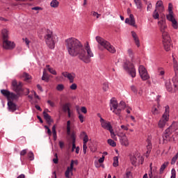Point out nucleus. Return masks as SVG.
I'll return each mask as SVG.
<instances>
[{
    "mask_svg": "<svg viewBox=\"0 0 178 178\" xmlns=\"http://www.w3.org/2000/svg\"><path fill=\"white\" fill-rule=\"evenodd\" d=\"M65 46L70 56H77L84 63H90L94 56L88 42L84 46L78 39L70 38L65 40Z\"/></svg>",
    "mask_w": 178,
    "mask_h": 178,
    "instance_id": "1",
    "label": "nucleus"
},
{
    "mask_svg": "<svg viewBox=\"0 0 178 178\" xmlns=\"http://www.w3.org/2000/svg\"><path fill=\"white\" fill-rule=\"evenodd\" d=\"M44 41L50 49H54L55 48V41H58V36L54 35L52 31L47 29L44 34Z\"/></svg>",
    "mask_w": 178,
    "mask_h": 178,
    "instance_id": "2",
    "label": "nucleus"
},
{
    "mask_svg": "<svg viewBox=\"0 0 178 178\" xmlns=\"http://www.w3.org/2000/svg\"><path fill=\"white\" fill-rule=\"evenodd\" d=\"M96 40L97 41L98 44H99L102 47H104V48L107 49V51L111 52V54H115V52H116V49H115L109 42L105 40L104 38L97 36Z\"/></svg>",
    "mask_w": 178,
    "mask_h": 178,
    "instance_id": "3",
    "label": "nucleus"
},
{
    "mask_svg": "<svg viewBox=\"0 0 178 178\" xmlns=\"http://www.w3.org/2000/svg\"><path fill=\"white\" fill-rule=\"evenodd\" d=\"M168 12L169 14L166 15L167 20H168V22H171L172 26L173 29H175V30H177L178 24L177 21L175 18V16H173V4H172V3H169L168 4Z\"/></svg>",
    "mask_w": 178,
    "mask_h": 178,
    "instance_id": "4",
    "label": "nucleus"
},
{
    "mask_svg": "<svg viewBox=\"0 0 178 178\" xmlns=\"http://www.w3.org/2000/svg\"><path fill=\"white\" fill-rule=\"evenodd\" d=\"M169 106H165V112L162 115V118L160 119L158 123L159 129H163L166 126V122H169Z\"/></svg>",
    "mask_w": 178,
    "mask_h": 178,
    "instance_id": "5",
    "label": "nucleus"
},
{
    "mask_svg": "<svg viewBox=\"0 0 178 178\" xmlns=\"http://www.w3.org/2000/svg\"><path fill=\"white\" fill-rule=\"evenodd\" d=\"M162 38H163V45L164 47V49L168 52L170 51V47L172 44L170 43V35L168 31L161 32Z\"/></svg>",
    "mask_w": 178,
    "mask_h": 178,
    "instance_id": "6",
    "label": "nucleus"
},
{
    "mask_svg": "<svg viewBox=\"0 0 178 178\" xmlns=\"http://www.w3.org/2000/svg\"><path fill=\"white\" fill-rule=\"evenodd\" d=\"M110 108L111 111H113V113L118 115H120L122 108H120V106L118 104V100L115 99V98H112L111 99Z\"/></svg>",
    "mask_w": 178,
    "mask_h": 178,
    "instance_id": "7",
    "label": "nucleus"
},
{
    "mask_svg": "<svg viewBox=\"0 0 178 178\" xmlns=\"http://www.w3.org/2000/svg\"><path fill=\"white\" fill-rule=\"evenodd\" d=\"M11 88L15 92H23V83L22 82L17 83V81L14 79L11 83Z\"/></svg>",
    "mask_w": 178,
    "mask_h": 178,
    "instance_id": "8",
    "label": "nucleus"
},
{
    "mask_svg": "<svg viewBox=\"0 0 178 178\" xmlns=\"http://www.w3.org/2000/svg\"><path fill=\"white\" fill-rule=\"evenodd\" d=\"M138 72H139L140 76L141 77L142 80H143L144 81L149 79V75H148V72H147L145 67H144L143 65L139 66Z\"/></svg>",
    "mask_w": 178,
    "mask_h": 178,
    "instance_id": "9",
    "label": "nucleus"
},
{
    "mask_svg": "<svg viewBox=\"0 0 178 178\" xmlns=\"http://www.w3.org/2000/svg\"><path fill=\"white\" fill-rule=\"evenodd\" d=\"M15 47L16 44L12 41H9V40L3 41V47L4 49H14Z\"/></svg>",
    "mask_w": 178,
    "mask_h": 178,
    "instance_id": "10",
    "label": "nucleus"
},
{
    "mask_svg": "<svg viewBox=\"0 0 178 178\" xmlns=\"http://www.w3.org/2000/svg\"><path fill=\"white\" fill-rule=\"evenodd\" d=\"M100 123H101L102 127L105 130H108L109 131L113 129L112 124H111V122H106V121H105V120H104V118H101Z\"/></svg>",
    "mask_w": 178,
    "mask_h": 178,
    "instance_id": "11",
    "label": "nucleus"
},
{
    "mask_svg": "<svg viewBox=\"0 0 178 178\" xmlns=\"http://www.w3.org/2000/svg\"><path fill=\"white\" fill-rule=\"evenodd\" d=\"M158 24H159V29L161 33H163L166 31L168 29V24H166V19H162L161 20L158 22Z\"/></svg>",
    "mask_w": 178,
    "mask_h": 178,
    "instance_id": "12",
    "label": "nucleus"
},
{
    "mask_svg": "<svg viewBox=\"0 0 178 178\" xmlns=\"http://www.w3.org/2000/svg\"><path fill=\"white\" fill-rule=\"evenodd\" d=\"M48 111V109H46L45 111H43V116L44 119H45L47 123L49 125L51 124L52 122H54V120L51 118V115L47 113Z\"/></svg>",
    "mask_w": 178,
    "mask_h": 178,
    "instance_id": "13",
    "label": "nucleus"
},
{
    "mask_svg": "<svg viewBox=\"0 0 178 178\" xmlns=\"http://www.w3.org/2000/svg\"><path fill=\"white\" fill-rule=\"evenodd\" d=\"M48 111V109H46L45 111H43V116L44 119H45L47 123L49 125L51 124L52 122H54V120L51 118V115L47 113Z\"/></svg>",
    "mask_w": 178,
    "mask_h": 178,
    "instance_id": "14",
    "label": "nucleus"
},
{
    "mask_svg": "<svg viewBox=\"0 0 178 178\" xmlns=\"http://www.w3.org/2000/svg\"><path fill=\"white\" fill-rule=\"evenodd\" d=\"M8 106L10 112H15V111H17V106L12 101L8 102Z\"/></svg>",
    "mask_w": 178,
    "mask_h": 178,
    "instance_id": "15",
    "label": "nucleus"
},
{
    "mask_svg": "<svg viewBox=\"0 0 178 178\" xmlns=\"http://www.w3.org/2000/svg\"><path fill=\"white\" fill-rule=\"evenodd\" d=\"M63 76L64 77H66L70 81V83H74V76H73L72 74L65 72L62 73Z\"/></svg>",
    "mask_w": 178,
    "mask_h": 178,
    "instance_id": "16",
    "label": "nucleus"
},
{
    "mask_svg": "<svg viewBox=\"0 0 178 178\" xmlns=\"http://www.w3.org/2000/svg\"><path fill=\"white\" fill-rule=\"evenodd\" d=\"M131 35L134 40L136 47H140V39H138V36L137 35V33L134 32V31H132Z\"/></svg>",
    "mask_w": 178,
    "mask_h": 178,
    "instance_id": "17",
    "label": "nucleus"
},
{
    "mask_svg": "<svg viewBox=\"0 0 178 178\" xmlns=\"http://www.w3.org/2000/svg\"><path fill=\"white\" fill-rule=\"evenodd\" d=\"M131 77H136V68L133 64H130V68L127 71Z\"/></svg>",
    "mask_w": 178,
    "mask_h": 178,
    "instance_id": "18",
    "label": "nucleus"
},
{
    "mask_svg": "<svg viewBox=\"0 0 178 178\" xmlns=\"http://www.w3.org/2000/svg\"><path fill=\"white\" fill-rule=\"evenodd\" d=\"M21 79H22L24 81H26L27 83H29L30 80H31L32 77L31 75H30L29 73L24 72L21 76Z\"/></svg>",
    "mask_w": 178,
    "mask_h": 178,
    "instance_id": "19",
    "label": "nucleus"
},
{
    "mask_svg": "<svg viewBox=\"0 0 178 178\" xmlns=\"http://www.w3.org/2000/svg\"><path fill=\"white\" fill-rule=\"evenodd\" d=\"M120 143L122 145H124V147L129 146V139H127V136H126V135L122 136L120 138Z\"/></svg>",
    "mask_w": 178,
    "mask_h": 178,
    "instance_id": "20",
    "label": "nucleus"
},
{
    "mask_svg": "<svg viewBox=\"0 0 178 178\" xmlns=\"http://www.w3.org/2000/svg\"><path fill=\"white\" fill-rule=\"evenodd\" d=\"M22 95V93L20 92H16V94L13 93V92H10V96H9V100L10 101V99H19V97Z\"/></svg>",
    "mask_w": 178,
    "mask_h": 178,
    "instance_id": "21",
    "label": "nucleus"
},
{
    "mask_svg": "<svg viewBox=\"0 0 178 178\" xmlns=\"http://www.w3.org/2000/svg\"><path fill=\"white\" fill-rule=\"evenodd\" d=\"M165 88L169 92L173 91V87H172V82L169 79L165 81Z\"/></svg>",
    "mask_w": 178,
    "mask_h": 178,
    "instance_id": "22",
    "label": "nucleus"
},
{
    "mask_svg": "<svg viewBox=\"0 0 178 178\" xmlns=\"http://www.w3.org/2000/svg\"><path fill=\"white\" fill-rule=\"evenodd\" d=\"M3 41L9 40V34L8 33V29H3L1 31Z\"/></svg>",
    "mask_w": 178,
    "mask_h": 178,
    "instance_id": "23",
    "label": "nucleus"
},
{
    "mask_svg": "<svg viewBox=\"0 0 178 178\" xmlns=\"http://www.w3.org/2000/svg\"><path fill=\"white\" fill-rule=\"evenodd\" d=\"M129 25L133 26V27H137V25H136V19L133 14L129 15Z\"/></svg>",
    "mask_w": 178,
    "mask_h": 178,
    "instance_id": "24",
    "label": "nucleus"
},
{
    "mask_svg": "<svg viewBox=\"0 0 178 178\" xmlns=\"http://www.w3.org/2000/svg\"><path fill=\"white\" fill-rule=\"evenodd\" d=\"M1 93L2 94V95H3V97H6V98L9 100V97H10V91L2 89L1 90Z\"/></svg>",
    "mask_w": 178,
    "mask_h": 178,
    "instance_id": "25",
    "label": "nucleus"
},
{
    "mask_svg": "<svg viewBox=\"0 0 178 178\" xmlns=\"http://www.w3.org/2000/svg\"><path fill=\"white\" fill-rule=\"evenodd\" d=\"M170 136L171 135H169L168 134H163V141L164 143L166 144V143H168V141H170Z\"/></svg>",
    "mask_w": 178,
    "mask_h": 178,
    "instance_id": "26",
    "label": "nucleus"
},
{
    "mask_svg": "<svg viewBox=\"0 0 178 178\" xmlns=\"http://www.w3.org/2000/svg\"><path fill=\"white\" fill-rule=\"evenodd\" d=\"M173 58V67H174V70L175 72V74H177L178 73V64H177V61L176 60V58H175V56H172Z\"/></svg>",
    "mask_w": 178,
    "mask_h": 178,
    "instance_id": "27",
    "label": "nucleus"
},
{
    "mask_svg": "<svg viewBox=\"0 0 178 178\" xmlns=\"http://www.w3.org/2000/svg\"><path fill=\"white\" fill-rule=\"evenodd\" d=\"M70 103H66L65 104H63L62 106V109L63 111V112L66 113V112H69V111H70Z\"/></svg>",
    "mask_w": 178,
    "mask_h": 178,
    "instance_id": "28",
    "label": "nucleus"
},
{
    "mask_svg": "<svg viewBox=\"0 0 178 178\" xmlns=\"http://www.w3.org/2000/svg\"><path fill=\"white\" fill-rule=\"evenodd\" d=\"M149 178H161L158 175H155V170H149Z\"/></svg>",
    "mask_w": 178,
    "mask_h": 178,
    "instance_id": "29",
    "label": "nucleus"
},
{
    "mask_svg": "<svg viewBox=\"0 0 178 178\" xmlns=\"http://www.w3.org/2000/svg\"><path fill=\"white\" fill-rule=\"evenodd\" d=\"M50 6H51V8H58L59 6V1H58V0H52L50 3Z\"/></svg>",
    "mask_w": 178,
    "mask_h": 178,
    "instance_id": "30",
    "label": "nucleus"
},
{
    "mask_svg": "<svg viewBox=\"0 0 178 178\" xmlns=\"http://www.w3.org/2000/svg\"><path fill=\"white\" fill-rule=\"evenodd\" d=\"M169 165V162L166 161L164 162V163L161 166L160 168V173L162 174L163 173V170L168 168V165Z\"/></svg>",
    "mask_w": 178,
    "mask_h": 178,
    "instance_id": "31",
    "label": "nucleus"
},
{
    "mask_svg": "<svg viewBox=\"0 0 178 178\" xmlns=\"http://www.w3.org/2000/svg\"><path fill=\"white\" fill-rule=\"evenodd\" d=\"M135 5L137 7V9H143V3L141 0H134Z\"/></svg>",
    "mask_w": 178,
    "mask_h": 178,
    "instance_id": "32",
    "label": "nucleus"
},
{
    "mask_svg": "<svg viewBox=\"0 0 178 178\" xmlns=\"http://www.w3.org/2000/svg\"><path fill=\"white\" fill-rule=\"evenodd\" d=\"M46 67L47 70L51 73V74H54V76H56V70H55L54 68L50 67L49 65H46Z\"/></svg>",
    "mask_w": 178,
    "mask_h": 178,
    "instance_id": "33",
    "label": "nucleus"
},
{
    "mask_svg": "<svg viewBox=\"0 0 178 178\" xmlns=\"http://www.w3.org/2000/svg\"><path fill=\"white\" fill-rule=\"evenodd\" d=\"M113 161V166H114V168H118V166H119V158L118 156H114Z\"/></svg>",
    "mask_w": 178,
    "mask_h": 178,
    "instance_id": "34",
    "label": "nucleus"
},
{
    "mask_svg": "<svg viewBox=\"0 0 178 178\" xmlns=\"http://www.w3.org/2000/svg\"><path fill=\"white\" fill-rule=\"evenodd\" d=\"M172 83L174 84L175 90L176 91V90H177L178 88V78L177 77L172 78Z\"/></svg>",
    "mask_w": 178,
    "mask_h": 178,
    "instance_id": "35",
    "label": "nucleus"
},
{
    "mask_svg": "<svg viewBox=\"0 0 178 178\" xmlns=\"http://www.w3.org/2000/svg\"><path fill=\"white\" fill-rule=\"evenodd\" d=\"M152 17L155 20L159 19V13H158V10L156 9L154 10L152 14Z\"/></svg>",
    "mask_w": 178,
    "mask_h": 178,
    "instance_id": "36",
    "label": "nucleus"
},
{
    "mask_svg": "<svg viewBox=\"0 0 178 178\" xmlns=\"http://www.w3.org/2000/svg\"><path fill=\"white\" fill-rule=\"evenodd\" d=\"M84 136L83 137V144H87V143H88V135H87V134L83 131L81 134V136Z\"/></svg>",
    "mask_w": 178,
    "mask_h": 178,
    "instance_id": "37",
    "label": "nucleus"
},
{
    "mask_svg": "<svg viewBox=\"0 0 178 178\" xmlns=\"http://www.w3.org/2000/svg\"><path fill=\"white\" fill-rule=\"evenodd\" d=\"M172 133H173V130L172 129V126H170L168 128H167L164 132V134H168L170 136H172Z\"/></svg>",
    "mask_w": 178,
    "mask_h": 178,
    "instance_id": "38",
    "label": "nucleus"
},
{
    "mask_svg": "<svg viewBox=\"0 0 178 178\" xmlns=\"http://www.w3.org/2000/svg\"><path fill=\"white\" fill-rule=\"evenodd\" d=\"M156 8H162V9H164L165 7H163V2H162V0H159L156 2Z\"/></svg>",
    "mask_w": 178,
    "mask_h": 178,
    "instance_id": "39",
    "label": "nucleus"
},
{
    "mask_svg": "<svg viewBox=\"0 0 178 178\" xmlns=\"http://www.w3.org/2000/svg\"><path fill=\"white\" fill-rule=\"evenodd\" d=\"M130 159H131V164L134 166H136V164L137 163V158L134 156H131Z\"/></svg>",
    "mask_w": 178,
    "mask_h": 178,
    "instance_id": "40",
    "label": "nucleus"
},
{
    "mask_svg": "<svg viewBox=\"0 0 178 178\" xmlns=\"http://www.w3.org/2000/svg\"><path fill=\"white\" fill-rule=\"evenodd\" d=\"M178 158V152L171 159V165H175L176 163V161H177Z\"/></svg>",
    "mask_w": 178,
    "mask_h": 178,
    "instance_id": "41",
    "label": "nucleus"
},
{
    "mask_svg": "<svg viewBox=\"0 0 178 178\" xmlns=\"http://www.w3.org/2000/svg\"><path fill=\"white\" fill-rule=\"evenodd\" d=\"M42 80H43L44 81H49V78H48V75H47V72H43V75L42 76Z\"/></svg>",
    "mask_w": 178,
    "mask_h": 178,
    "instance_id": "42",
    "label": "nucleus"
},
{
    "mask_svg": "<svg viewBox=\"0 0 178 178\" xmlns=\"http://www.w3.org/2000/svg\"><path fill=\"white\" fill-rule=\"evenodd\" d=\"M77 111H78V118L81 122V123H83L84 122V116L83 115V114H81L80 113V111H79V109H77Z\"/></svg>",
    "mask_w": 178,
    "mask_h": 178,
    "instance_id": "43",
    "label": "nucleus"
},
{
    "mask_svg": "<svg viewBox=\"0 0 178 178\" xmlns=\"http://www.w3.org/2000/svg\"><path fill=\"white\" fill-rule=\"evenodd\" d=\"M27 155L29 161H34V153L33 152H29Z\"/></svg>",
    "mask_w": 178,
    "mask_h": 178,
    "instance_id": "44",
    "label": "nucleus"
},
{
    "mask_svg": "<svg viewBox=\"0 0 178 178\" xmlns=\"http://www.w3.org/2000/svg\"><path fill=\"white\" fill-rule=\"evenodd\" d=\"M108 144H109L111 147H116V142L112 139H108L107 140Z\"/></svg>",
    "mask_w": 178,
    "mask_h": 178,
    "instance_id": "45",
    "label": "nucleus"
},
{
    "mask_svg": "<svg viewBox=\"0 0 178 178\" xmlns=\"http://www.w3.org/2000/svg\"><path fill=\"white\" fill-rule=\"evenodd\" d=\"M57 91H63L65 90V86L63 84H58L56 86Z\"/></svg>",
    "mask_w": 178,
    "mask_h": 178,
    "instance_id": "46",
    "label": "nucleus"
},
{
    "mask_svg": "<svg viewBox=\"0 0 178 178\" xmlns=\"http://www.w3.org/2000/svg\"><path fill=\"white\" fill-rule=\"evenodd\" d=\"M70 172H73L72 170H70V167H67V170L65 171V177L70 178Z\"/></svg>",
    "mask_w": 178,
    "mask_h": 178,
    "instance_id": "47",
    "label": "nucleus"
},
{
    "mask_svg": "<svg viewBox=\"0 0 178 178\" xmlns=\"http://www.w3.org/2000/svg\"><path fill=\"white\" fill-rule=\"evenodd\" d=\"M152 113L153 115H158L159 114V110H158L156 106H153L152 108Z\"/></svg>",
    "mask_w": 178,
    "mask_h": 178,
    "instance_id": "48",
    "label": "nucleus"
},
{
    "mask_svg": "<svg viewBox=\"0 0 178 178\" xmlns=\"http://www.w3.org/2000/svg\"><path fill=\"white\" fill-rule=\"evenodd\" d=\"M123 67H124V70H126V72H127L129 70V69L130 68V65L129 66L128 61H127L124 63Z\"/></svg>",
    "mask_w": 178,
    "mask_h": 178,
    "instance_id": "49",
    "label": "nucleus"
},
{
    "mask_svg": "<svg viewBox=\"0 0 178 178\" xmlns=\"http://www.w3.org/2000/svg\"><path fill=\"white\" fill-rule=\"evenodd\" d=\"M118 106H120V108L122 109H124V108H126V103L123 101H121L120 102V104L118 105Z\"/></svg>",
    "mask_w": 178,
    "mask_h": 178,
    "instance_id": "50",
    "label": "nucleus"
},
{
    "mask_svg": "<svg viewBox=\"0 0 178 178\" xmlns=\"http://www.w3.org/2000/svg\"><path fill=\"white\" fill-rule=\"evenodd\" d=\"M131 91H133V92H134V94H138V90H137V88L134 86V85H132L131 86Z\"/></svg>",
    "mask_w": 178,
    "mask_h": 178,
    "instance_id": "51",
    "label": "nucleus"
},
{
    "mask_svg": "<svg viewBox=\"0 0 178 178\" xmlns=\"http://www.w3.org/2000/svg\"><path fill=\"white\" fill-rule=\"evenodd\" d=\"M170 178H176V170L172 168L171 170V177Z\"/></svg>",
    "mask_w": 178,
    "mask_h": 178,
    "instance_id": "52",
    "label": "nucleus"
},
{
    "mask_svg": "<svg viewBox=\"0 0 178 178\" xmlns=\"http://www.w3.org/2000/svg\"><path fill=\"white\" fill-rule=\"evenodd\" d=\"M108 88H109V85L108 84V83H103L104 91H108Z\"/></svg>",
    "mask_w": 178,
    "mask_h": 178,
    "instance_id": "53",
    "label": "nucleus"
},
{
    "mask_svg": "<svg viewBox=\"0 0 178 178\" xmlns=\"http://www.w3.org/2000/svg\"><path fill=\"white\" fill-rule=\"evenodd\" d=\"M22 40H23V41H24L26 45H27V47H30V40H29V38H23Z\"/></svg>",
    "mask_w": 178,
    "mask_h": 178,
    "instance_id": "54",
    "label": "nucleus"
},
{
    "mask_svg": "<svg viewBox=\"0 0 178 178\" xmlns=\"http://www.w3.org/2000/svg\"><path fill=\"white\" fill-rule=\"evenodd\" d=\"M26 154H27V149H24L20 152L21 156H24V155H26Z\"/></svg>",
    "mask_w": 178,
    "mask_h": 178,
    "instance_id": "55",
    "label": "nucleus"
},
{
    "mask_svg": "<svg viewBox=\"0 0 178 178\" xmlns=\"http://www.w3.org/2000/svg\"><path fill=\"white\" fill-rule=\"evenodd\" d=\"M92 16H94V17L96 16L97 19H99V16H101V14H99L98 13H97V12H95V11L92 12Z\"/></svg>",
    "mask_w": 178,
    "mask_h": 178,
    "instance_id": "56",
    "label": "nucleus"
},
{
    "mask_svg": "<svg viewBox=\"0 0 178 178\" xmlns=\"http://www.w3.org/2000/svg\"><path fill=\"white\" fill-rule=\"evenodd\" d=\"M109 131H110V134L111 136V138H115V137H116V135L115 134V132L113 131V128Z\"/></svg>",
    "mask_w": 178,
    "mask_h": 178,
    "instance_id": "57",
    "label": "nucleus"
},
{
    "mask_svg": "<svg viewBox=\"0 0 178 178\" xmlns=\"http://www.w3.org/2000/svg\"><path fill=\"white\" fill-rule=\"evenodd\" d=\"M83 154H87V144L83 143Z\"/></svg>",
    "mask_w": 178,
    "mask_h": 178,
    "instance_id": "58",
    "label": "nucleus"
},
{
    "mask_svg": "<svg viewBox=\"0 0 178 178\" xmlns=\"http://www.w3.org/2000/svg\"><path fill=\"white\" fill-rule=\"evenodd\" d=\"M81 112H82V113H87V108H86V106H82L81 108Z\"/></svg>",
    "mask_w": 178,
    "mask_h": 178,
    "instance_id": "59",
    "label": "nucleus"
},
{
    "mask_svg": "<svg viewBox=\"0 0 178 178\" xmlns=\"http://www.w3.org/2000/svg\"><path fill=\"white\" fill-rule=\"evenodd\" d=\"M70 89L71 90H77V85L76 83H72L70 86Z\"/></svg>",
    "mask_w": 178,
    "mask_h": 178,
    "instance_id": "60",
    "label": "nucleus"
},
{
    "mask_svg": "<svg viewBox=\"0 0 178 178\" xmlns=\"http://www.w3.org/2000/svg\"><path fill=\"white\" fill-rule=\"evenodd\" d=\"M147 154H149L151 152V143H148L147 146Z\"/></svg>",
    "mask_w": 178,
    "mask_h": 178,
    "instance_id": "61",
    "label": "nucleus"
},
{
    "mask_svg": "<svg viewBox=\"0 0 178 178\" xmlns=\"http://www.w3.org/2000/svg\"><path fill=\"white\" fill-rule=\"evenodd\" d=\"M128 54H129L130 58H134V54H133V50L132 49H128Z\"/></svg>",
    "mask_w": 178,
    "mask_h": 178,
    "instance_id": "62",
    "label": "nucleus"
},
{
    "mask_svg": "<svg viewBox=\"0 0 178 178\" xmlns=\"http://www.w3.org/2000/svg\"><path fill=\"white\" fill-rule=\"evenodd\" d=\"M71 138L72 140V143H76V135L74 134H71Z\"/></svg>",
    "mask_w": 178,
    "mask_h": 178,
    "instance_id": "63",
    "label": "nucleus"
},
{
    "mask_svg": "<svg viewBox=\"0 0 178 178\" xmlns=\"http://www.w3.org/2000/svg\"><path fill=\"white\" fill-rule=\"evenodd\" d=\"M151 9H152V3H149V4L147 5V10H151Z\"/></svg>",
    "mask_w": 178,
    "mask_h": 178,
    "instance_id": "64",
    "label": "nucleus"
}]
</instances>
